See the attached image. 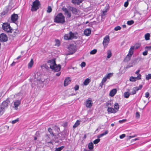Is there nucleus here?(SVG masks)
<instances>
[{
	"label": "nucleus",
	"instance_id": "nucleus-1",
	"mask_svg": "<svg viewBox=\"0 0 151 151\" xmlns=\"http://www.w3.org/2000/svg\"><path fill=\"white\" fill-rule=\"evenodd\" d=\"M54 21L57 23L63 24L65 22V17L62 13H59L54 18Z\"/></svg>",
	"mask_w": 151,
	"mask_h": 151
},
{
	"label": "nucleus",
	"instance_id": "nucleus-2",
	"mask_svg": "<svg viewBox=\"0 0 151 151\" xmlns=\"http://www.w3.org/2000/svg\"><path fill=\"white\" fill-rule=\"evenodd\" d=\"M2 28L4 31L8 33H12L14 31V29L11 27L9 23H4Z\"/></svg>",
	"mask_w": 151,
	"mask_h": 151
},
{
	"label": "nucleus",
	"instance_id": "nucleus-3",
	"mask_svg": "<svg viewBox=\"0 0 151 151\" xmlns=\"http://www.w3.org/2000/svg\"><path fill=\"white\" fill-rule=\"evenodd\" d=\"M69 52L67 54L68 55L73 54L77 50V47L76 45L73 44H71L68 47Z\"/></svg>",
	"mask_w": 151,
	"mask_h": 151
},
{
	"label": "nucleus",
	"instance_id": "nucleus-4",
	"mask_svg": "<svg viewBox=\"0 0 151 151\" xmlns=\"http://www.w3.org/2000/svg\"><path fill=\"white\" fill-rule=\"evenodd\" d=\"M40 2L39 0H35L32 3L31 8V11L32 12L36 11L39 9L40 6Z\"/></svg>",
	"mask_w": 151,
	"mask_h": 151
},
{
	"label": "nucleus",
	"instance_id": "nucleus-5",
	"mask_svg": "<svg viewBox=\"0 0 151 151\" xmlns=\"http://www.w3.org/2000/svg\"><path fill=\"white\" fill-rule=\"evenodd\" d=\"M55 129L58 132L57 133V134H59V136H58V138L56 139L59 138V139L61 140H64L65 138V135H66V133L65 132L64 133H59V132L60 131V129L59 128L55 126Z\"/></svg>",
	"mask_w": 151,
	"mask_h": 151
},
{
	"label": "nucleus",
	"instance_id": "nucleus-6",
	"mask_svg": "<svg viewBox=\"0 0 151 151\" xmlns=\"http://www.w3.org/2000/svg\"><path fill=\"white\" fill-rule=\"evenodd\" d=\"M48 130L50 133L52 139L54 141L55 140L56 138H58V136L59 135V134H57L54 133L52 131V129L50 127L48 128Z\"/></svg>",
	"mask_w": 151,
	"mask_h": 151
},
{
	"label": "nucleus",
	"instance_id": "nucleus-7",
	"mask_svg": "<svg viewBox=\"0 0 151 151\" xmlns=\"http://www.w3.org/2000/svg\"><path fill=\"white\" fill-rule=\"evenodd\" d=\"M8 37L4 33H2L0 34V41L4 42L7 41Z\"/></svg>",
	"mask_w": 151,
	"mask_h": 151
},
{
	"label": "nucleus",
	"instance_id": "nucleus-8",
	"mask_svg": "<svg viewBox=\"0 0 151 151\" xmlns=\"http://www.w3.org/2000/svg\"><path fill=\"white\" fill-rule=\"evenodd\" d=\"M10 102V100L9 98H7L5 101H4L0 106L2 107L4 109L5 108H7L8 106V104Z\"/></svg>",
	"mask_w": 151,
	"mask_h": 151
},
{
	"label": "nucleus",
	"instance_id": "nucleus-9",
	"mask_svg": "<svg viewBox=\"0 0 151 151\" xmlns=\"http://www.w3.org/2000/svg\"><path fill=\"white\" fill-rule=\"evenodd\" d=\"M110 40L109 36L107 35L104 39L103 44L104 47H106L109 42Z\"/></svg>",
	"mask_w": 151,
	"mask_h": 151
},
{
	"label": "nucleus",
	"instance_id": "nucleus-10",
	"mask_svg": "<svg viewBox=\"0 0 151 151\" xmlns=\"http://www.w3.org/2000/svg\"><path fill=\"white\" fill-rule=\"evenodd\" d=\"M48 63H50V68L51 69H53L54 68V65L56 64L55 60V59H52L50 60H49L47 61Z\"/></svg>",
	"mask_w": 151,
	"mask_h": 151
},
{
	"label": "nucleus",
	"instance_id": "nucleus-11",
	"mask_svg": "<svg viewBox=\"0 0 151 151\" xmlns=\"http://www.w3.org/2000/svg\"><path fill=\"white\" fill-rule=\"evenodd\" d=\"M18 16L17 14H14L11 15V19L12 22L15 23L18 18Z\"/></svg>",
	"mask_w": 151,
	"mask_h": 151
},
{
	"label": "nucleus",
	"instance_id": "nucleus-12",
	"mask_svg": "<svg viewBox=\"0 0 151 151\" xmlns=\"http://www.w3.org/2000/svg\"><path fill=\"white\" fill-rule=\"evenodd\" d=\"M25 92L22 91H21L19 93L16 94L17 96H19V98L20 99V100L22 99L25 96Z\"/></svg>",
	"mask_w": 151,
	"mask_h": 151
},
{
	"label": "nucleus",
	"instance_id": "nucleus-13",
	"mask_svg": "<svg viewBox=\"0 0 151 151\" xmlns=\"http://www.w3.org/2000/svg\"><path fill=\"white\" fill-rule=\"evenodd\" d=\"M69 9L72 12L73 14L75 15L77 14L78 11L76 8L71 6L69 7Z\"/></svg>",
	"mask_w": 151,
	"mask_h": 151
},
{
	"label": "nucleus",
	"instance_id": "nucleus-14",
	"mask_svg": "<svg viewBox=\"0 0 151 151\" xmlns=\"http://www.w3.org/2000/svg\"><path fill=\"white\" fill-rule=\"evenodd\" d=\"M61 68V66L60 65H57L56 64L54 65V68L52 69V70L55 72H58L60 71Z\"/></svg>",
	"mask_w": 151,
	"mask_h": 151
},
{
	"label": "nucleus",
	"instance_id": "nucleus-15",
	"mask_svg": "<svg viewBox=\"0 0 151 151\" xmlns=\"http://www.w3.org/2000/svg\"><path fill=\"white\" fill-rule=\"evenodd\" d=\"M71 79L70 77H67L65 79L64 85L65 86H67L71 82Z\"/></svg>",
	"mask_w": 151,
	"mask_h": 151
},
{
	"label": "nucleus",
	"instance_id": "nucleus-16",
	"mask_svg": "<svg viewBox=\"0 0 151 151\" xmlns=\"http://www.w3.org/2000/svg\"><path fill=\"white\" fill-rule=\"evenodd\" d=\"M84 0H71L72 3L75 5H79Z\"/></svg>",
	"mask_w": 151,
	"mask_h": 151
},
{
	"label": "nucleus",
	"instance_id": "nucleus-17",
	"mask_svg": "<svg viewBox=\"0 0 151 151\" xmlns=\"http://www.w3.org/2000/svg\"><path fill=\"white\" fill-rule=\"evenodd\" d=\"M9 4L6 6V7H7L9 9L11 10L12 8V6L14 4V0H9Z\"/></svg>",
	"mask_w": 151,
	"mask_h": 151
},
{
	"label": "nucleus",
	"instance_id": "nucleus-18",
	"mask_svg": "<svg viewBox=\"0 0 151 151\" xmlns=\"http://www.w3.org/2000/svg\"><path fill=\"white\" fill-rule=\"evenodd\" d=\"M93 103L91 100H88L86 102V106L87 107L90 108L91 107Z\"/></svg>",
	"mask_w": 151,
	"mask_h": 151
},
{
	"label": "nucleus",
	"instance_id": "nucleus-19",
	"mask_svg": "<svg viewBox=\"0 0 151 151\" xmlns=\"http://www.w3.org/2000/svg\"><path fill=\"white\" fill-rule=\"evenodd\" d=\"M107 111L108 113H115L117 112L114 109L109 106L108 108Z\"/></svg>",
	"mask_w": 151,
	"mask_h": 151
},
{
	"label": "nucleus",
	"instance_id": "nucleus-20",
	"mask_svg": "<svg viewBox=\"0 0 151 151\" xmlns=\"http://www.w3.org/2000/svg\"><path fill=\"white\" fill-rule=\"evenodd\" d=\"M117 90L116 89L114 88L111 90L109 93V95L111 97L114 96L116 93Z\"/></svg>",
	"mask_w": 151,
	"mask_h": 151
},
{
	"label": "nucleus",
	"instance_id": "nucleus-21",
	"mask_svg": "<svg viewBox=\"0 0 151 151\" xmlns=\"http://www.w3.org/2000/svg\"><path fill=\"white\" fill-rule=\"evenodd\" d=\"M21 100H17L14 102V105L15 108H17L21 103Z\"/></svg>",
	"mask_w": 151,
	"mask_h": 151
},
{
	"label": "nucleus",
	"instance_id": "nucleus-22",
	"mask_svg": "<svg viewBox=\"0 0 151 151\" xmlns=\"http://www.w3.org/2000/svg\"><path fill=\"white\" fill-rule=\"evenodd\" d=\"M134 47L132 46L129 50V52L128 54L132 56L134 50Z\"/></svg>",
	"mask_w": 151,
	"mask_h": 151
},
{
	"label": "nucleus",
	"instance_id": "nucleus-23",
	"mask_svg": "<svg viewBox=\"0 0 151 151\" xmlns=\"http://www.w3.org/2000/svg\"><path fill=\"white\" fill-rule=\"evenodd\" d=\"M91 30L89 29H86L85 30L84 34L86 36H88L91 34Z\"/></svg>",
	"mask_w": 151,
	"mask_h": 151
},
{
	"label": "nucleus",
	"instance_id": "nucleus-24",
	"mask_svg": "<svg viewBox=\"0 0 151 151\" xmlns=\"http://www.w3.org/2000/svg\"><path fill=\"white\" fill-rule=\"evenodd\" d=\"M10 10V9H9L7 7H6L5 10L1 13V15L2 16L5 15L7 14L8 11Z\"/></svg>",
	"mask_w": 151,
	"mask_h": 151
},
{
	"label": "nucleus",
	"instance_id": "nucleus-25",
	"mask_svg": "<svg viewBox=\"0 0 151 151\" xmlns=\"http://www.w3.org/2000/svg\"><path fill=\"white\" fill-rule=\"evenodd\" d=\"M69 34L70 38H71V40L74 38L76 39L77 38V37L75 35L74 33L70 31Z\"/></svg>",
	"mask_w": 151,
	"mask_h": 151
},
{
	"label": "nucleus",
	"instance_id": "nucleus-26",
	"mask_svg": "<svg viewBox=\"0 0 151 151\" xmlns=\"http://www.w3.org/2000/svg\"><path fill=\"white\" fill-rule=\"evenodd\" d=\"M131 56L127 54L124 60V62H127L130 60Z\"/></svg>",
	"mask_w": 151,
	"mask_h": 151
},
{
	"label": "nucleus",
	"instance_id": "nucleus-27",
	"mask_svg": "<svg viewBox=\"0 0 151 151\" xmlns=\"http://www.w3.org/2000/svg\"><path fill=\"white\" fill-rule=\"evenodd\" d=\"M108 133V130H106L104 132L98 135L97 136V137L98 138H100L103 137V136L106 135Z\"/></svg>",
	"mask_w": 151,
	"mask_h": 151
},
{
	"label": "nucleus",
	"instance_id": "nucleus-28",
	"mask_svg": "<svg viewBox=\"0 0 151 151\" xmlns=\"http://www.w3.org/2000/svg\"><path fill=\"white\" fill-rule=\"evenodd\" d=\"M90 79H89L88 78H87L86 79V80H85L83 82V84L84 85L87 86L88 84L90 82Z\"/></svg>",
	"mask_w": 151,
	"mask_h": 151
},
{
	"label": "nucleus",
	"instance_id": "nucleus-29",
	"mask_svg": "<svg viewBox=\"0 0 151 151\" xmlns=\"http://www.w3.org/2000/svg\"><path fill=\"white\" fill-rule=\"evenodd\" d=\"M34 63V61L32 59L30 61V62H29V63H28V67L29 68H31Z\"/></svg>",
	"mask_w": 151,
	"mask_h": 151
},
{
	"label": "nucleus",
	"instance_id": "nucleus-30",
	"mask_svg": "<svg viewBox=\"0 0 151 151\" xmlns=\"http://www.w3.org/2000/svg\"><path fill=\"white\" fill-rule=\"evenodd\" d=\"M80 121L79 120H77L75 124H74L73 127L74 128H76L80 124Z\"/></svg>",
	"mask_w": 151,
	"mask_h": 151
},
{
	"label": "nucleus",
	"instance_id": "nucleus-31",
	"mask_svg": "<svg viewBox=\"0 0 151 151\" xmlns=\"http://www.w3.org/2000/svg\"><path fill=\"white\" fill-rule=\"evenodd\" d=\"M119 105L117 103H115L114 104V109L117 112L119 110Z\"/></svg>",
	"mask_w": 151,
	"mask_h": 151
},
{
	"label": "nucleus",
	"instance_id": "nucleus-32",
	"mask_svg": "<svg viewBox=\"0 0 151 151\" xmlns=\"http://www.w3.org/2000/svg\"><path fill=\"white\" fill-rule=\"evenodd\" d=\"M150 35L149 33H147L145 35V37L146 40H148L150 39Z\"/></svg>",
	"mask_w": 151,
	"mask_h": 151
},
{
	"label": "nucleus",
	"instance_id": "nucleus-33",
	"mask_svg": "<svg viewBox=\"0 0 151 151\" xmlns=\"http://www.w3.org/2000/svg\"><path fill=\"white\" fill-rule=\"evenodd\" d=\"M88 148L90 150H92L93 148V144L92 142H91L88 144Z\"/></svg>",
	"mask_w": 151,
	"mask_h": 151
},
{
	"label": "nucleus",
	"instance_id": "nucleus-34",
	"mask_svg": "<svg viewBox=\"0 0 151 151\" xmlns=\"http://www.w3.org/2000/svg\"><path fill=\"white\" fill-rule=\"evenodd\" d=\"M130 95V93L128 92H126L124 93V96L126 98H128Z\"/></svg>",
	"mask_w": 151,
	"mask_h": 151
},
{
	"label": "nucleus",
	"instance_id": "nucleus-35",
	"mask_svg": "<svg viewBox=\"0 0 151 151\" xmlns=\"http://www.w3.org/2000/svg\"><path fill=\"white\" fill-rule=\"evenodd\" d=\"M64 39L66 40H71L69 34H65L64 35Z\"/></svg>",
	"mask_w": 151,
	"mask_h": 151
},
{
	"label": "nucleus",
	"instance_id": "nucleus-36",
	"mask_svg": "<svg viewBox=\"0 0 151 151\" xmlns=\"http://www.w3.org/2000/svg\"><path fill=\"white\" fill-rule=\"evenodd\" d=\"M107 57L108 58H109L112 55L111 51L110 50H109L107 52Z\"/></svg>",
	"mask_w": 151,
	"mask_h": 151
},
{
	"label": "nucleus",
	"instance_id": "nucleus-37",
	"mask_svg": "<svg viewBox=\"0 0 151 151\" xmlns=\"http://www.w3.org/2000/svg\"><path fill=\"white\" fill-rule=\"evenodd\" d=\"M55 45L57 46L58 47L60 45V41L58 39H55Z\"/></svg>",
	"mask_w": 151,
	"mask_h": 151
},
{
	"label": "nucleus",
	"instance_id": "nucleus-38",
	"mask_svg": "<svg viewBox=\"0 0 151 151\" xmlns=\"http://www.w3.org/2000/svg\"><path fill=\"white\" fill-rule=\"evenodd\" d=\"M64 146H61L58 148H56L55 149V151H61L64 148Z\"/></svg>",
	"mask_w": 151,
	"mask_h": 151
},
{
	"label": "nucleus",
	"instance_id": "nucleus-39",
	"mask_svg": "<svg viewBox=\"0 0 151 151\" xmlns=\"http://www.w3.org/2000/svg\"><path fill=\"white\" fill-rule=\"evenodd\" d=\"M142 85H140L138 87H134V89L137 91H138V90L141 89L142 88Z\"/></svg>",
	"mask_w": 151,
	"mask_h": 151
},
{
	"label": "nucleus",
	"instance_id": "nucleus-40",
	"mask_svg": "<svg viewBox=\"0 0 151 151\" xmlns=\"http://www.w3.org/2000/svg\"><path fill=\"white\" fill-rule=\"evenodd\" d=\"M137 80L136 77L131 76L129 78V80L131 81L135 82Z\"/></svg>",
	"mask_w": 151,
	"mask_h": 151
},
{
	"label": "nucleus",
	"instance_id": "nucleus-41",
	"mask_svg": "<svg viewBox=\"0 0 151 151\" xmlns=\"http://www.w3.org/2000/svg\"><path fill=\"white\" fill-rule=\"evenodd\" d=\"M132 91L130 92V95H134L136 93V91L134 89V88L132 89Z\"/></svg>",
	"mask_w": 151,
	"mask_h": 151
},
{
	"label": "nucleus",
	"instance_id": "nucleus-42",
	"mask_svg": "<svg viewBox=\"0 0 151 151\" xmlns=\"http://www.w3.org/2000/svg\"><path fill=\"white\" fill-rule=\"evenodd\" d=\"M113 75V73H108L107 75L106 76L108 79H109Z\"/></svg>",
	"mask_w": 151,
	"mask_h": 151
},
{
	"label": "nucleus",
	"instance_id": "nucleus-43",
	"mask_svg": "<svg viewBox=\"0 0 151 151\" xmlns=\"http://www.w3.org/2000/svg\"><path fill=\"white\" fill-rule=\"evenodd\" d=\"M97 52V50L96 49H94L93 50H91L90 52V54L91 55H94Z\"/></svg>",
	"mask_w": 151,
	"mask_h": 151
},
{
	"label": "nucleus",
	"instance_id": "nucleus-44",
	"mask_svg": "<svg viewBox=\"0 0 151 151\" xmlns=\"http://www.w3.org/2000/svg\"><path fill=\"white\" fill-rule=\"evenodd\" d=\"M134 21L133 20L128 21L127 22V24L129 25H131L134 24Z\"/></svg>",
	"mask_w": 151,
	"mask_h": 151
},
{
	"label": "nucleus",
	"instance_id": "nucleus-45",
	"mask_svg": "<svg viewBox=\"0 0 151 151\" xmlns=\"http://www.w3.org/2000/svg\"><path fill=\"white\" fill-rule=\"evenodd\" d=\"M100 141V139L99 138H98L96 139L93 141V143L96 145Z\"/></svg>",
	"mask_w": 151,
	"mask_h": 151
},
{
	"label": "nucleus",
	"instance_id": "nucleus-46",
	"mask_svg": "<svg viewBox=\"0 0 151 151\" xmlns=\"http://www.w3.org/2000/svg\"><path fill=\"white\" fill-rule=\"evenodd\" d=\"M4 111V109L0 106V116L2 115Z\"/></svg>",
	"mask_w": 151,
	"mask_h": 151
},
{
	"label": "nucleus",
	"instance_id": "nucleus-47",
	"mask_svg": "<svg viewBox=\"0 0 151 151\" xmlns=\"http://www.w3.org/2000/svg\"><path fill=\"white\" fill-rule=\"evenodd\" d=\"M52 11V9L51 7L50 6H48L47 9V13H50Z\"/></svg>",
	"mask_w": 151,
	"mask_h": 151
},
{
	"label": "nucleus",
	"instance_id": "nucleus-48",
	"mask_svg": "<svg viewBox=\"0 0 151 151\" xmlns=\"http://www.w3.org/2000/svg\"><path fill=\"white\" fill-rule=\"evenodd\" d=\"M141 45L139 43H137L135 44L134 46V48L136 49H138L140 46Z\"/></svg>",
	"mask_w": 151,
	"mask_h": 151
},
{
	"label": "nucleus",
	"instance_id": "nucleus-49",
	"mask_svg": "<svg viewBox=\"0 0 151 151\" xmlns=\"http://www.w3.org/2000/svg\"><path fill=\"white\" fill-rule=\"evenodd\" d=\"M146 79L147 80H149L151 79V74H149L148 75H147L146 77Z\"/></svg>",
	"mask_w": 151,
	"mask_h": 151
},
{
	"label": "nucleus",
	"instance_id": "nucleus-50",
	"mask_svg": "<svg viewBox=\"0 0 151 151\" xmlns=\"http://www.w3.org/2000/svg\"><path fill=\"white\" fill-rule=\"evenodd\" d=\"M121 29V27L119 26H117L114 28V29L115 31H118L119 30H120Z\"/></svg>",
	"mask_w": 151,
	"mask_h": 151
},
{
	"label": "nucleus",
	"instance_id": "nucleus-51",
	"mask_svg": "<svg viewBox=\"0 0 151 151\" xmlns=\"http://www.w3.org/2000/svg\"><path fill=\"white\" fill-rule=\"evenodd\" d=\"M51 135L50 134H46L45 135V137L47 140H51L50 137Z\"/></svg>",
	"mask_w": 151,
	"mask_h": 151
},
{
	"label": "nucleus",
	"instance_id": "nucleus-52",
	"mask_svg": "<svg viewBox=\"0 0 151 151\" xmlns=\"http://www.w3.org/2000/svg\"><path fill=\"white\" fill-rule=\"evenodd\" d=\"M62 9V10L65 12V14L68 12V11L67 9L65 7H63Z\"/></svg>",
	"mask_w": 151,
	"mask_h": 151
},
{
	"label": "nucleus",
	"instance_id": "nucleus-53",
	"mask_svg": "<svg viewBox=\"0 0 151 151\" xmlns=\"http://www.w3.org/2000/svg\"><path fill=\"white\" fill-rule=\"evenodd\" d=\"M112 105V104L111 102H106V106H107L108 107V106L109 107V106H111Z\"/></svg>",
	"mask_w": 151,
	"mask_h": 151
},
{
	"label": "nucleus",
	"instance_id": "nucleus-54",
	"mask_svg": "<svg viewBox=\"0 0 151 151\" xmlns=\"http://www.w3.org/2000/svg\"><path fill=\"white\" fill-rule=\"evenodd\" d=\"M65 14L67 15L68 17V18L70 17L71 16V13L70 12H69V11L68 12H67V13H66Z\"/></svg>",
	"mask_w": 151,
	"mask_h": 151
},
{
	"label": "nucleus",
	"instance_id": "nucleus-55",
	"mask_svg": "<svg viewBox=\"0 0 151 151\" xmlns=\"http://www.w3.org/2000/svg\"><path fill=\"white\" fill-rule=\"evenodd\" d=\"M109 7L108 8H107L105 11H103V14H101L102 16H103L105 15H106V13L107 12V10H108L109 9Z\"/></svg>",
	"mask_w": 151,
	"mask_h": 151
},
{
	"label": "nucleus",
	"instance_id": "nucleus-56",
	"mask_svg": "<svg viewBox=\"0 0 151 151\" xmlns=\"http://www.w3.org/2000/svg\"><path fill=\"white\" fill-rule=\"evenodd\" d=\"M19 118H17V119L12 121V123L13 124H14L17 122H18L19 121Z\"/></svg>",
	"mask_w": 151,
	"mask_h": 151
},
{
	"label": "nucleus",
	"instance_id": "nucleus-57",
	"mask_svg": "<svg viewBox=\"0 0 151 151\" xmlns=\"http://www.w3.org/2000/svg\"><path fill=\"white\" fill-rule=\"evenodd\" d=\"M79 88V86L78 85H76L74 87V89L75 91H76L78 90Z\"/></svg>",
	"mask_w": 151,
	"mask_h": 151
},
{
	"label": "nucleus",
	"instance_id": "nucleus-58",
	"mask_svg": "<svg viewBox=\"0 0 151 151\" xmlns=\"http://www.w3.org/2000/svg\"><path fill=\"white\" fill-rule=\"evenodd\" d=\"M140 115L139 112H137L136 113V117L137 118H138L140 117Z\"/></svg>",
	"mask_w": 151,
	"mask_h": 151
},
{
	"label": "nucleus",
	"instance_id": "nucleus-59",
	"mask_svg": "<svg viewBox=\"0 0 151 151\" xmlns=\"http://www.w3.org/2000/svg\"><path fill=\"white\" fill-rule=\"evenodd\" d=\"M129 4V2L128 1L124 3V6L125 7H127L128 6Z\"/></svg>",
	"mask_w": 151,
	"mask_h": 151
},
{
	"label": "nucleus",
	"instance_id": "nucleus-60",
	"mask_svg": "<svg viewBox=\"0 0 151 151\" xmlns=\"http://www.w3.org/2000/svg\"><path fill=\"white\" fill-rule=\"evenodd\" d=\"M108 78H106V77L105 76V77H104L103 78L102 80V81L103 82H104V83L105 82L107 79Z\"/></svg>",
	"mask_w": 151,
	"mask_h": 151
},
{
	"label": "nucleus",
	"instance_id": "nucleus-61",
	"mask_svg": "<svg viewBox=\"0 0 151 151\" xmlns=\"http://www.w3.org/2000/svg\"><path fill=\"white\" fill-rule=\"evenodd\" d=\"M86 65V63L85 62H83L81 63V66L82 68H83V67H84Z\"/></svg>",
	"mask_w": 151,
	"mask_h": 151
},
{
	"label": "nucleus",
	"instance_id": "nucleus-62",
	"mask_svg": "<svg viewBox=\"0 0 151 151\" xmlns=\"http://www.w3.org/2000/svg\"><path fill=\"white\" fill-rule=\"evenodd\" d=\"M68 125V123L67 122H65L62 125V126H63L64 127L66 128Z\"/></svg>",
	"mask_w": 151,
	"mask_h": 151
},
{
	"label": "nucleus",
	"instance_id": "nucleus-63",
	"mask_svg": "<svg viewBox=\"0 0 151 151\" xmlns=\"http://www.w3.org/2000/svg\"><path fill=\"white\" fill-rule=\"evenodd\" d=\"M141 75L140 74H139L137 77H136L137 80H140L141 79Z\"/></svg>",
	"mask_w": 151,
	"mask_h": 151
},
{
	"label": "nucleus",
	"instance_id": "nucleus-64",
	"mask_svg": "<svg viewBox=\"0 0 151 151\" xmlns=\"http://www.w3.org/2000/svg\"><path fill=\"white\" fill-rule=\"evenodd\" d=\"M126 136V135L125 134H122L120 135L119 136L120 139H122L124 138Z\"/></svg>",
	"mask_w": 151,
	"mask_h": 151
}]
</instances>
